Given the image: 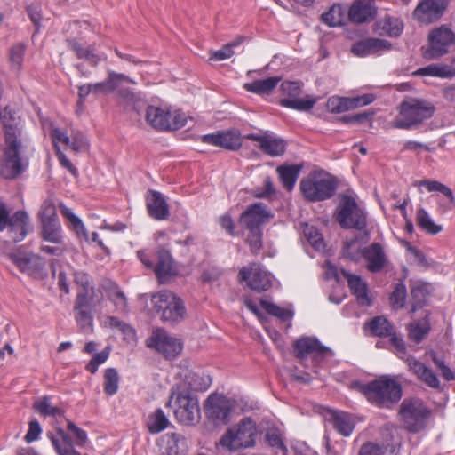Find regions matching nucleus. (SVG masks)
Instances as JSON below:
<instances>
[{
	"label": "nucleus",
	"mask_w": 455,
	"mask_h": 455,
	"mask_svg": "<svg viewBox=\"0 0 455 455\" xmlns=\"http://www.w3.org/2000/svg\"><path fill=\"white\" fill-rule=\"evenodd\" d=\"M4 132V156L0 165V174L6 180L17 178L28 166V143L22 135L19 123L6 108L2 117Z\"/></svg>",
	"instance_id": "nucleus-1"
},
{
	"label": "nucleus",
	"mask_w": 455,
	"mask_h": 455,
	"mask_svg": "<svg viewBox=\"0 0 455 455\" xmlns=\"http://www.w3.org/2000/svg\"><path fill=\"white\" fill-rule=\"evenodd\" d=\"M358 389L369 403L380 409H392L403 396L402 385L387 375L360 384Z\"/></svg>",
	"instance_id": "nucleus-2"
},
{
	"label": "nucleus",
	"mask_w": 455,
	"mask_h": 455,
	"mask_svg": "<svg viewBox=\"0 0 455 455\" xmlns=\"http://www.w3.org/2000/svg\"><path fill=\"white\" fill-rule=\"evenodd\" d=\"M166 406L173 408L177 421L185 426H194L201 418L197 395L187 389L172 387Z\"/></svg>",
	"instance_id": "nucleus-3"
},
{
	"label": "nucleus",
	"mask_w": 455,
	"mask_h": 455,
	"mask_svg": "<svg viewBox=\"0 0 455 455\" xmlns=\"http://www.w3.org/2000/svg\"><path fill=\"white\" fill-rule=\"evenodd\" d=\"M434 112L435 107L428 101L415 98L405 99L399 105V116L393 122V126L397 129H411L432 117Z\"/></svg>",
	"instance_id": "nucleus-4"
},
{
	"label": "nucleus",
	"mask_w": 455,
	"mask_h": 455,
	"mask_svg": "<svg viewBox=\"0 0 455 455\" xmlns=\"http://www.w3.org/2000/svg\"><path fill=\"white\" fill-rule=\"evenodd\" d=\"M398 414L404 428L411 434L424 430L432 411L419 398H405L400 404Z\"/></svg>",
	"instance_id": "nucleus-5"
},
{
	"label": "nucleus",
	"mask_w": 455,
	"mask_h": 455,
	"mask_svg": "<svg viewBox=\"0 0 455 455\" xmlns=\"http://www.w3.org/2000/svg\"><path fill=\"white\" fill-rule=\"evenodd\" d=\"M336 220L342 228L364 231V235L368 238L366 212L359 207L353 196L348 195L340 196Z\"/></svg>",
	"instance_id": "nucleus-6"
},
{
	"label": "nucleus",
	"mask_w": 455,
	"mask_h": 455,
	"mask_svg": "<svg viewBox=\"0 0 455 455\" xmlns=\"http://www.w3.org/2000/svg\"><path fill=\"white\" fill-rule=\"evenodd\" d=\"M256 423L251 418L243 419L236 427L228 428L221 436L219 444L228 451L253 447L257 436Z\"/></svg>",
	"instance_id": "nucleus-7"
},
{
	"label": "nucleus",
	"mask_w": 455,
	"mask_h": 455,
	"mask_svg": "<svg viewBox=\"0 0 455 455\" xmlns=\"http://www.w3.org/2000/svg\"><path fill=\"white\" fill-rule=\"evenodd\" d=\"M299 187L306 199L318 202L331 198L338 188V182L331 176L314 175L302 180Z\"/></svg>",
	"instance_id": "nucleus-8"
},
{
	"label": "nucleus",
	"mask_w": 455,
	"mask_h": 455,
	"mask_svg": "<svg viewBox=\"0 0 455 455\" xmlns=\"http://www.w3.org/2000/svg\"><path fill=\"white\" fill-rule=\"evenodd\" d=\"M145 344L147 347L155 349L166 360L176 358L183 348L180 339L169 336L164 330L160 328H156L152 331V334L146 339Z\"/></svg>",
	"instance_id": "nucleus-9"
},
{
	"label": "nucleus",
	"mask_w": 455,
	"mask_h": 455,
	"mask_svg": "<svg viewBox=\"0 0 455 455\" xmlns=\"http://www.w3.org/2000/svg\"><path fill=\"white\" fill-rule=\"evenodd\" d=\"M280 90L283 97L280 99L279 104L282 107L297 111H308L316 103V100L309 95L306 98H299L301 86L298 82L284 81L282 83Z\"/></svg>",
	"instance_id": "nucleus-10"
},
{
	"label": "nucleus",
	"mask_w": 455,
	"mask_h": 455,
	"mask_svg": "<svg viewBox=\"0 0 455 455\" xmlns=\"http://www.w3.org/2000/svg\"><path fill=\"white\" fill-rule=\"evenodd\" d=\"M429 45L423 52L427 60L440 58L449 52V47L455 43V33L446 26L433 29L428 34Z\"/></svg>",
	"instance_id": "nucleus-11"
},
{
	"label": "nucleus",
	"mask_w": 455,
	"mask_h": 455,
	"mask_svg": "<svg viewBox=\"0 0 455 455\" xmlns=\"http://www.w3.org/2000/svg\"><path fill=\"white\" fill-rule=\"evenodd\" d=\"M449 0H422L416 6L414 19L423 24H430L439 20L444 14Z\"/></svg>",
	"instance_id": "nucleus-12"
},
{
	"label": "nucleus",
	"mask_w": 455,
	"mask_h": 455,
	"mask_svg": "<svg viewBox=\"0 0 455 455\" xmlns=\"http://www.w3.org/2000/svg\"><path fill=\"white\" fill-rule=\"evenodd\" d=\"M272 218L273 214L264 204L255 203L241 214L239 224L247 230L261 229V226Z\"/></svg>",
	"instance_id": "nucleus-13"
},
{
	"label": "nucleus",
	"mask_w": 455,
	"mask_h": 455,
	"mask_svg": "<svg viewBox=\"0 0 455 455\" xmlns=\"http://www.w3.org/2000/svg\"><path fill=\"white\" fill-rule=\"evenodd\" d=\"M238 277L256 291H265L272 286L270 275L259 264L253 263L249 267H243L239 271Z\"/></svg>",
	"instance_id": "nucleus-14"
},
{
	"label": "nucleus",
	"mask_w": 455,
	"mask_h": 455,
	"mask_svg": "<svg viewBox=\"0 0 455 455\" xmlns=\"http://www.w3.org/2000/svg\"><path fill=\"white\" fill-rule=\"evenodd\" d=\"M207 418L215 425L228 424L230 414L228 400L220 395L212 394L209 395L204 404Z\"/></svg>",
	"instance_id": "nucleus-15"
},
{
	"label": "nucleus",
	"mask_w": 455,
	"mask_h": 455,
	"mask_svg": "<svg viewBox=\"0 0 455 455\" xmlns=\"http://www.w3.org/2000/svg\"><path fill=\"white\" fill-rule=\"evenodd\" d=\"M392 44L386 39L367 37L354 43L350 52L354 56L363 58L370 55H379L392 50Z\"/></svg>",
	"instance_id": "nucleus-16"
},
{
	"label": "nucleus",
	"mask_w": 455,
	"mask_h": 455,
	"mask_svg": "<svg viewBox=\"0 0 455 455\" xmlns=\"http://www.w3.org/2000/svg\"><path fill=\"white\" fill-rule=\"evenodd\" d=\"M201 140L204 143L232 151L239 149L243 144L241 133L236 129L219 131L215 133L205 134L202 136Z\"/></svg>",
	"instance_id": "nucleus-17"
},
{
	"label": "nucleus",
	"mask_w": 455,
	"mask_h": 455,
	"mask_svg": "<svg viewBox=\"0 0 455 455\" xmlns=\"http://www.w3.org/2000/svg\"><path fill=\"white\" fill-rule=\"evenodd\" d=\"M363 258L366 261V268L371 273L381 272L388 263L384 247L379 243H372L363 249Z\"/></svg>",
	"instance_id": "nucleus-18"
},
{
	"label": "nucleus",
	"mask_w": 455,
	"mask_h": 455,
	"mask_svg": "<svg viewBox=\"0 0 455 455\" xmlns=\"http://www.w3.org/2000/svg\"><path fill=\"white\" fill-rule=\"evenodd\" d=\"M375 100L372 94H363L355 98L331 97L326 102V108L331 113H340L351 108L366 106Z\"/></svg>",
	"instance_id": "nucleus-19"
},
{
	"label": "nucleus",
	"mask_w": 455,
	"mask_h": 455,
	"mask_svg": "<svg viewBox=\"0 0 455 455\" xmlns=\"http://www.w3.org/2000/svg\"><path fill=\"white\" fill-rule=\"evenodd\" d=\"M156 313H180L184 310L183 302L170 291H162L152 296Z\"/></svg>",
	"instance_id": "nucleus-20"
},
{
	"label": "nucleus",
	"mask_w": 455,
	"mask_h": 455,
	"mask_svg": "<svg viewBox=\"0 0 455 455\" xmlns=\"http://www.w3.org/2000/svg\"><path fill=\"white\" fill-rule=\"evenodd\" d=\"M154 272L161 283L177 275L175 262L168 250L161 248L157 251V262Z\"/></svg>",
	"instance_id": "nucleus-21"
},
{
	"label": "nucleus",
	"mask_w": 455,
	"mask_h": 455,
	"mask_svg": "<svg viewBox=\"0 0 455 455\" xmlns=\"http://www.w3.org/2000/svg\"><path fill=\"white\" fill-rule=\"evenodd\" d=\"M376 14L375 0H356L348 11L350 20L358 24L373 20Z\"/></svg>",
	"instance_id": "nucleus-22"
},
{
	"label": "nucleus",
	"mask_w": 455,
	"mask_h": 455,
	"mask_svg": "<svg viewBox=\"0 0 455 455\" xmlns=\"http://www.w3.org/2000/svg\"><path fill=\"white\" fill-rule=\"evenodd\" d=\"M342 276L347 279V285L355 297L359 305L368 307L371 304V299L368 295L367 283L360 275L350 274L345 269L341 270Z\"/></svg>",
	"instance_id": "nucleus-23"
},
{
	"label": "nucleus",
	"mask_w": 455,
	"mask_h": 455,
	"mask_svg": "<svg viewBox=\"0 0 455 455\" xmlns=\"http://www.w3.org/2000/svg\"><path fill=\"white\" fill-rule=\"evenodd\" d=\"M330 348L320 343L315 338L303 337L293 343V354L298 359H304L315 352L323 355L329 352Z\"/></svg>",
	"instance_id": "nucleus-24"
},
{
	"label": "nucleus",
	"mask_w": 455,
	"mask_h": 455,
	"mask_svg": "<svg viewBox=\"0 0 455 455\" xmlns=\"http://www.w3.org/2000/svg\"><path fill=\"white\" fill-rule=\"evenodd\" d=\"M403 21L396 16L385 14L374 25V31L379 36L398 37L403 30Z\"/></svg>",
	"instance_id": "nucleus-25"
},
{
	"label": "nucleus",
	"mask_w": 455,
	"mask_h": 455,
	"mask_svg": "<svg viewBox=\"0 0 455 455\" xmlns=\"http://www.w3.org/2000/svg\"><path fill=\"white\" fill-rule=\"evenodd\" d=\"M147 210L148 215L156 220H165L170 216L168 204L158 191H151L147 196Z\"/></svg>",
	"instance_id": "nucleus-26"
},
{
	"label": "nucleus",
	"mask_w": 455,
	"mask_h": 455,
	"mask_svg": "<svg viewBox=\"0 0 455 455\" xmlns=\"http://www.w3.org/2000/svg\"><path fill=\"white\" fill-rule=\"evenodd\" d=\"M169 116V109L150 105L146 109L145 118L151 127L160 131H168L170 128Z\"/></svg>",
	"instance_id": "nucleus-27"
},
{
	"label": "nucleus",
	"mask_w": 455,
	"mask_h": 455,
	"mask_svg": "<svg viewBox=\"0 0 455 455\" xmlns=\"http://www.w3.org/2000/svg\"><path fill=\"white\" fill-rule=\"evenodd\" d=\"M28 220V216L24 211H18L12 217L9 216L10 236L14 243L23 240L27 235Z\"/></svg>",
	"instance_id": "nucleus-28"
},
{
	"label": "nucleus",
	"mask_w": 455,
	"mask_h": 455,
	"mask_svg": "<svg viewBox=\"0 0 455 455\" xmlns=\"http://www.w3.org/2000/svg\"><path fill=\"white\" fill-rule=\"evenodd\" d=\"M123 82L134 83L133 80L129 78L124 74H118L114 71L108 73L106 80L100 83L91 84L92 93H111L113 92Z\"/></svg>",
	"instance_id": "nucleus-29"
},
{
	"label": "nucleus",
	"mask_w": 455,
	"mask_h": 455,
	"mask_svg": "<svg viewBox=\"0 0 455 455\" xmlns=\"http://www.w3.org/2000/svg\"><path fill=\"white\" fill-rule=\"evenodd\" d=\"M243 303L246 307L252 313H259V305L267 314L270 313H293L294 308L292 305H288L285 307H281L267 299H254L250 297H243Z\"/></svg>",
	"instance_id": "nucleus-30"
},
{
	"label": "nucleus",
	"mask_w": 455,
	"mask_h": 455,
	"mask_svg": "<svg viewBox=\"0 0 455 455\" xmlns=\"http://www.w3.org/2000/svg\"><path fill=\"white\" fill-rule=\"evenodd\" d=\"M430 330L431 325L427 317L414 320L406 324L408 339L417 345L420 344L428 336Z\"/></svg>",
	"instance_id": "nucleus-31"
},
{
	"label": "nucleus",
	"mask_w": 455,
	"mask_h": 455,
	"mask_svg": "<svg viewBox=\"0 0 455 455\" xmlns=\"http://www.w3.org/2000/svg\"><path fill=\"white\" fill-rule=\"evenodd\" d=\"M12 262L20 271L28 275H34L39 267V258L25 252H14L8 255Z\"/></svg>",
	"instance_id": "nucleus-32"
},
{
	"label": "nucleus",
	"mask_w": 455,
	"mask_h": 455,
	"mask_svg": "<svg viewBox=\"0 0 455 455\" xmlns=\"http://www.w3.org/2000/svg\"><path fill=\"white\" fill-rule=\"evenodd\" d=\"M433 291L430 283L423 282H415L411 288V302L412 311L421 309L427 305L429 296Z\"/></svg>",
	"instance_id": "nucleus-33"
},
{
	"label": "nucleus",
	"mask_w": 455,
	"mask_h": 455,
	"mask_svg": "<svg viewBox=\"0 0 455 455\" xmlns=\"http://www.w3.org/2000/svg\"><path fill=\"white\" fill-rule=\"evenodd\" d=\"M211 383L212 379L209 375L190 371L186 375L183 384L176 387L187 389L193 394V392H204L207 390Z\"/></svg>",
	"instance_id": "nucleus-34"
},
{
	"label": "nucleus",
	"mask_w": 455,
	"mask_h": 455,
	"mask_svg": "<svg viewBox=\"0 0 455 455\" xmlns=\"http://www.w3.org/2000/svg\"><path fill=\"white\" fill-rule=\"evenodd\" d=\"M329 421L334 429L343 436H349L355 428V422L351 415L345 411H331Z\"/></svg>",
	"instance_id": "nucleus-35"
},
{
	"label": "nucleus",
	"mask_w": 455,
	"mask_h": 455,
	"mask_svg": "<svg viewBox=\"0 0 455 455\" xmlns=\"http://www.w3.org/2000/svg\"><path fill=\"white\" fill-rule=\"evenodd\" d=\"M364 328H368L372 336L379 338H387L395 331L394 324L382 315H378L365 323Z\"/></svg>",
	"instance_id": "nucleus-36"
},
{
	"label": "nucleus",
	"mask_w": 455,
	"mask_h": 455,
	"mask_svg": "<svg viewBox=\"0 0 455 455\" xmlns=\"http://www.w3.org/2000/svg\"><path fill=\"white\" fill-rule=\"evenodd\" d=\"M276 171L279 174L283 187L287 191H291L301 171V166L298 164H283L278 166Z\"/></svg>",
	"instance_id": "nucleus-37"
},
{
	"label": "nucleus",
	"mask_w": 455,
	"mask_h": 455,
	"mask_svg": "<svg viewBox=\"0 0 455 455\" xmlns=\"http://www.w3.org/2000/svg\"><path fill=\"white\" fill-rule=\"evenodd\" d=\"M417 75L429 76L439 78H452L455 76V68L452 64H431L416 71Z\"/></svg>",
	"instance_id": "nucleus-38"
},
{
	"label": "nucleus",
	"mask_w": 455,
	"mask_h": 455,
	"mask_svg": "<svg viewBox=\"0 0 455 455\" xmlns=\"http://www.w3.org/2000/svg\"><path fill=\"white\" fill-rule=\"evenodd\" d=\"M47 437L51 440L52 446L59 455H63V451H74V442L62 428H57V434L47 433Z\"/></svg>",
	"instance_id": "nucleus-39"
},
{
	"label": "nucleus",
	"mask_w": 455,
	"mask_h": 455,
	"mask_svg": "<svg viewBox=\"0 0 455 455\" xmlns=\"http://www.w3.org/2000/svg\"><path fill=\"white\" fill-rule=\"evenodd\" d=\"M101 298L100 292L97 293L92 286L85 288L84 290H78L75 309L82 310L83 308L91 307L98 304Z\"/></svg>",
	"instance_id": "nucleus-40"
},
{
	"label": "nucleus",
	"mask_w": 455,
	"mask_h": 455,
	"mask_svg": "<svg viewBox=\"0 0 455 455\" xmlns=\"http://www.w3.org/2000/svg\"><path fill=\"white\" fill-rule=\"evenodd\" d=\"M280 81L281 77L272 76L245 84L244 88L250 92L257 94H268L277 86Z\"/></svg>",
	"instance_id": "nucleus-41"
},
{
	"label": "nucleus",
	"mask_w": 455,
	"mask_h": 455,
	"mask_svg": "<svg viewBox=\"0 0 455 455\" xmlns=\"http://www.w3.org/2000/svg\"><path fill=\"white\" fill-rule=\"evenodd\" d=\"M41 236L44 241L60 244L63 242L61 235V227L58 220L41 223Z\"/></svg>",
	"instance_id": "nucleus-42"
},
{
	"label": "nucleus",
	"mask_w": 455,
	"mask_h": 455,
	"mask_svg": "<svg viewBox=\"0 0 455 455\" xmlns=\"http://www.w3.org/2000/svg\"><path fill=\"white\" fill-rule=\"evenodd\" d=\"M259 148L270 156H279L285 152L286 142L283 139L267 135V139L262 141V145H259Z\"/></svg>",
	"instance_id": "nucleus-43"
},
{
	"label": "nucleus",
	"mask_w": 455,
	"mask_h": 455,
	"mask_svg": "<svg viewBox=\"0 0 455 455\" xmlns=\"http://www.w3.org/2000/svg\"><path fill=\"white\" fill-rule=\"evenodd\" d=\"M68 47L76 54L78 59H84L92 66H96L101 60V57L94 52L92 47L84 48L75 40L68 41Z\"/></svg>",
	"instance_id": "nucleus-44"
},
{
	"label": "nucleus",
	"mask_w": 455,
	"mask_h": 455,
	"mask_svg": "<svg viewBox=\"0 0 455 455\" xmlns=\"http://www.w3.org/2000/svg\"><path fill=\"white\" fill-rule=\"evenodd\" d=\"M321 20L329 27L342 26L345 20V10L340 4H333L328 12L321 15Z\"/></svg>",
	"instance_id": "nucleus-45"
},
{
	"label": "nucleus",
	"mask_w": 455,
	"mask_h": 455,
	"mask_svg": "<svg viewBox=\"0 0 455 455\" xmlns=\"http://www.w3.org/2000/svg\"><path fill=\"white\" fill-rule=\"evenodd\" d=\"M169 425V419L162 409H157L148 417V429L151 434L164 431Z\"/></svg>",
	"instance_id": "nucleus-46"
},
{
	"label": "nucleus",
	"mask_w": 455,
	"mask_h": 455,
	"mask_svg": "<svg viewBox=\"0 0 455 455\" xmlns=\"http://www.w3.org/2000/svg\"><path fill=\"white\" fill-rule=\"evenodd\" d=\"M26 52V45L23 43H18L12 45L9 51V62L11 68L19 72L22 68Z\"/></svg>",
	"instance_id": "nucleus-47"
},
{
	"label": "nucleus",
	"mask_w": 455,
	"mask_h": 455,
	"mask_svg": "<svg viewBox=\"0 0 455 455\" xmlns=\"http://www.w3.org/2000/svg\"><path fill=\"white\" fill-rule=\"evenodd\" d=\"M60 211L61 215L69 221L76 233L79 236H83L84 239L87 240L88 235L83 222L77 216H76L72 212L71 209L61 204L60 205Z\"/></svg>",
	"instance_id": "nucleus-48"
},
{
	"label": "nucleus",
	"mask_w": 455,
	"mask_h": 455,
	"mask_svg": "<svg viewBox=\"0 0 455 455\" xmlns=\"http://www.w3.org/2000/svg\"><path fill=\"white\" fill-rule=\"evenodd\" d=\"M417 222L419 227L431 235H436L442 230V226L435 224L423 208L417 212Z\"/></svg>",
	"instance_id": "nucleus-49"
},
{
	"label": "nucleus",
	"mask_w": 455,
	"mask_h": 455,
	"mask_svg": "<svg viewBox=\"0 0 455 455\" xmlns=\"http://www.w3.org/2000/svg\"><path fill=\"white\" fill-rule=\"evenodd\" d=\"M119 374L115 368H107L104 371V392L108 395H114L119 387Z\"/></svg>",
	"instance_id": "nucleus-50"
},
{
	"label": "nucleus",
	"mask_w": 455,
	"mask_h": 455,
	"mask_svg": "<svg viewBox=\"0 0 455 455\" xmlns=\"http://www.w3.org/2000/svg\"><path fill=\"white\" fill-rule=\"evenodd\" d=\"M419 186H424L429 192L436 191L442 193L444 196H446L450 203L455 206V197L453 196L452 190L447 187L446 185L437 181V180H423L417 183Z\"/></svg>",
	"instance_id": "nucleus-51"
},
{
	"label": "nucleus",
	"mask_w": 455,
	"mask_h": 455,
	"mask_svg": "<svg viewBox=\"0 0 455 455\" xmlns=\"http://www.w3.org/2000/svg\"><path fill=\"white\" fill-rule=\"evenodd\" d=\"M244 40L243 36H238L234 41L225 44L220 50L211 54V60H223L234 55V48L239 46Z\"/></svg>",
	"instance_id": "nucleus-52"
},
{
	"label": "nucleus",
	"mask_w": 455,
	"mask_h": 455,
	"mask_svg": "<svg viewBox=\"0 0 455 455\" xmlns=\"http://www.w3.org/2000/svg\"><path fill=\"white\" fill-rule=\"evenodd\" d=\"M303 234L315 250L320 251L324 248L323 235L315 227L307 224L303 228Z\"/></svg>",
	"instance_id": "nucleus-53"
},
{
	"label": "nucleus",
	"mask_w": 455,
	"mask_h": 455,
	"mask_svg": "<svg viewBox=\"0 0 455 455\" xmlns=\"http://www.w3.org/2000/svg\"><path fill=\"white\" fill-rule=\"evenodd\" d=\"M33 409L44 417L57 416L61 413V410L60 408L50 404L48 396H44L41 399L36 400L33 403Z\"/></svg>",
	"instance_id": "nucleus-54"
},
{
	"label": "nucleus",
	"mask_w": 455,
	"mask_h": 455,
	"mask_svg": "<svg viewBox=\"0 0 455 455\" xmlns=\"http://www.w3.org/2000/svg\"><path fill=\"white\" fill-rule=\"evenodd\" d=\"M38 217L41 223L58 220L56 207L52 199L47 198L43 202Z\"/></svg>",
	"instance_id": "nucleus-55"
},
{
	"label": "nucleus",
	"mask_w": 455,
	"mask_h": 455,
	"mask_svg": "<svg viewBox=\"0 0 455 455\" xmlns=\"http://www.w3.org/2000/svg\"><path fill=\"white\" fill-rule=\"evenodd\" d=\"M406 287L403 283L395 284L394 291L390 295V302L394 310L401 309L405 302Z\"/></svg>",
	"instance_id": "nucleus-56"
},
{
	"label": "nucleus",
	"mask_w": 455,
	"mask_h": 455,
	"mask_svg": "<svg viewBox=\"0 0 455 455\" xmlns=\"http://www.w3.org/2000/svg\"><path fill=\"white\" fill-rule=\"evenodd\" d=\"M110 349V347H106L102 351L96 353L86 364V371L91 372L92 374L96 373L99 365L104 363L109 357Z\"/></svg>",
	"instance_id": "nucleus-57"
},
{
	"label": "nucleus",
	"mask_w": 455,
	"mask_h": 455,
	"mask_svg": "<svg viewBox=\"0 0 455 455\" xmlns=\"http://www.w3.org/2000/svg\"><path fill=\"white\" fill-rule=\"evenodd\" d=\"M265 440L270 447L276 448L284 452L287 451V447L278 428H271L267 430L265 435Z\"/></svg>",
	"instance_id": "nucleus-58"
},
{
	"label": "nucleus",
	"mask_w": 455,
	"mask_h": 455,
	"mask_svg": "<svg viewBox=\"0 0 455 455\" xmlns=\"http://www.w3.org/2000/svg\"><path fill=\"white\" fill-rule=\"evenodd\" d=\"M246 242L252 254H258L262 248V229L248 230Z\"/></svg>",
	"instance_id": "nucleus-59"
},
{
	"label": "nucleus",
	"mask_w": 455,
	"mask_h": 455,
	"mask_svg": "<svg viewBox=\"0 0 455 455\" xmlns=\"http://www.w3.org/2000/svg\"><path fill=\"white\" fill-rule=\"evenodd\" d=\"M355 243L356 239H352L348 242H346L343 246L344 257L353 261H358L361 258H363V249H354Z\"/></svg>",
	"instance_id": "nucleus-60"
},
{
	"label": "nucleus",
	"mask_w": 455,
	"mask_h": 455,
	"mask_svg": "<svg viewBox=\"0 0 455 455\" xmlns=\"http://www.w3.org/2000/svg\"><path fill=\"white\" fill-rule=\"evenodd\" d=\"M69 145L75 152H81L87 149L88 141L84 133L76 132L71 135Z\"/></svg>",
	"instance_id": "nucleus-61"
},
{
	"label": "nucleus",
	"mask_w": 455,
	"mask_h": 455,
	"mask_svg": "<svg viewBox=\"0 0 455 455\" xmlns=\"http://www.w3.org/2000/svg\"><path fill=\"white\" fill-rule=\"evenodd\" d=\"M31 21L36 26V32L39 30L42 20V6L39 3H32L27 8Z\"/></svg>",
	"instance_id": "nucleus-62"
},
{
	"label": "nucleus",
	"mask_w": 455,
	"mask_h": 455,
	"mask_svg": "<svg viewBox=\"0 0 455 455\" xmlns=\"http://www.w3.org/2000/svg\"><path fill=\"white\" fill-rule=\"evenodd\" d=\"M170 123L169 130H178L184 127L187 124V117L184 113L176 110L173 112L170 111V116L168 119Z\"/></svg>",
	"instance_id": "nucleus-63"
},
{
	"label": "nucleus",
	"mask_w": 455,
	"mask_h": 455,
	"mask_svg": "<svg viewBox=\"0 0 455 455\" xmlns=\"http://www.w3.org/2000/svg\"><path fill=\"white\" fill-rule=\"evenodd\" d=\"M358 455H385V451L378 443L368 442L361 446Z\"/></svg>",
	"instance_id": "nucleus-64"
}]
</instances>
